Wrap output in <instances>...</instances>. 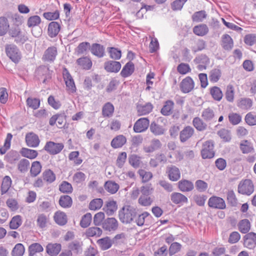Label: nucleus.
Returning a JSON list of instances; mask_svg holds the SVG:
<instances>
[{"label": "nucleus", "mask_w": 256, "mask_h": 256, "mask_svg": "<svg viewBox=\"0 0 256 256\" xmlns=\"http://www.w3.org/2000/svg\"><path fill=\"white\" fill-rule=\"evenodd\" d=\"M136 209L134 206L125 205L118 211V218L122 223L130 224L136 217Z\"/></svg>", "instance_id": "obj_1"}, {"label": "nucleus", "mask_w": 256, "mask_h": 256, "mask_svg": "<svg viewBox=\"0 0 256 256\" xmlns=\"http://www.w3.org/2000/svg\"><path fill=\"white\" fill-rule=\"evenodd\" d=\"M7 56L14 62H18L21 58V54L18 48L14 44H7L5 46Z\"/></svg>", "instance_id": "obj_2"}, {"label": "nucleus", "mask_w": 256, "mask_h": 256, "mask_svg": "<svg viewBox=\"0 0 256 256\" xmlns=\"http://www.w3.org/2000/svg\"><path fill=\"white\" fill-rule=\"evenodd\" d=\"M214 144L212 140L205 142L202 146L201 155L204 159L212 158L214 156Z\"/></svg>", "instance_id": "obj_3"}, {"label": "nucleus", "mask_w": 256, "mask_h": 256, "mask_svg": "<svg viewBox=\"0 0 256 256\" xmlns=\"http://www.w3.org/2000/svg\"><path fill=\"white\" fill-rule=\"evenodd\" d=\"M254 190V184L252 181L246 179L240 182L238 186V192L242 194L250 195Z\"/></svg>", "instance_id": "obj_4"}, {"label": "nucleus", "mask_w": 256, "mask_h": 256, "mask_svg": "<svg viewBox=\"0 0 256 256\" xmlns=\"http://www.w3.org/2000/svg\"><path fill=\"white\" fill-rule=\"evenodd\" d=\"M64 148L62 143H56L50 141L46 143L44 150L48 152L50 154L55 155L59 154Z\"/></svg>", "instance_id": "obj_5"}, {"label": "nucleus", "mask_w": 256, "mask_h": 256, "mask_svg": "<svg viewBox=\"0 0 256 256\" xmlns=\"http://www.w3.org/2000/svg\"><path fill=\"white\" fill-rule=\"evenodd\" d=\"M63 77L67 88V90L70 93H74L76 92V87L74 80L66 68H64L63 71Z\"/></svg>", "instance_id": "obj_6"}, {"label": "nucleus", "mask_w": 256, "mask_h": 256, "mask_svg": "<svg viewBox=\"0 0 256 256\" xmlns=\"http://www.w3.org/2000/svg\"><path fill=\"white\" fill-rule=\"evenodd\" d=\"M208 205L213 208L223 210L226 207L224 200L221 198L212 196L210 197L208 201Z\"/></svg>", "instance_id": "obj_7"}, {"label": "nucleus", "mask_w": 256, "mask_h": 256, "mask_svg": "<svg viewBox=\"0 0 256 256\" xmlns=\"http://www.w3.org/2000/svg\"><path fill=\"white\" fill-rule=\"evenodd\" d=\"M166 174L170 180L172 182L178 180L180 177V172L178 168L174 165L168 166Z\"/></svg>", "instance_id": "obj_8"}, {"label": "nucleus", "mask_w": 256, "mask_h": 256, "mask_svg": "<svg viewBox=\"0 0 256 256\" xmlns=\"http://www.w3.org/2000/svg\"><path fill=\"white\" fill-rule=\"evenodd\" d=\"M58 54L57 48L55 46L48 47L44 52L42 60L45 62H53Z\"/></svg>", "instance_id": "obj_9"}, {"label": "nucleus", "mask_w": 256, "mask_h": 256, "mask_svg": "<svg viewBox=\"0 0 256 256\" xmlns=\"http://www.w3.org/2000/svg\"><path fill=\"white\" fill-rule=\"evenodd\" d=\"M149 124L150 121L148 118H140L134 124V130L137 133L143 132L148 128Z\"/></svg>", "instance_id": "obj_10"}, {"label": "nucleus", "mask_w": 256, "mask_h": 256, "mask_svg": "<svg viewBox=\"0 0 256 256\" xmlns=\"http://www.w3.org/2000/svg\"><path fill=\"white\" fill-rule=\"evenodd\" d=\"M244 245L245 247L252 249L256 246V233L250 232L244 236Z\"/></svg>", "instance_id": "obj_11"}, {"label": "nucleus", "mask_w": 256, "mask_h": 256, "mask_svg": "<svg viewBox=\"0 0 256 256\" xmlns=\"http://www.w3.org/2000/svg\"><path fill=\"white\" fill-rule=\"evenodd\" d=\"M180 88L184 93H188L191 92L194 88V82L190 76L186 77L180 82Z\"/></svg>", "instance_id": "obj_12"}, {"label": "nucleus", "mask_w": 256, "mask_h": 256, "mask_svg": "<svg viewBox=\"0 0 256 256\" xmlns=\"http://www.w3.org/2000/svg\"><path fill=\"white\" fill-rule=\"evenodd\" d=\"M26 141L28 146L32 148L37 147L40 142L38 136L33 132H30L26 134Z\"/></svg>", "instance_id": "obj_13"}, {"label": "nucleus", "mask_w": 256, "mask_h": 256, "mask_svg": "<svg viewBox=\"0 0 256 256\" xmlns=\"http://www.w3.org/2000/svg\"><path fill=\"white\" fill-rule=\"evenodd\" d=\"M152 109L153 106L150 102H147L144 104H138L136 105V110L138 116L148 114Z\"/></svg>", "instance_id": "obj_14"}, {"label": "nucleus", "mask_w": 256, "mask_h": 256, "mask_svg": "<svg viewBox=\"0 0 256 256\" xmlns=\"http://www.w3.org/2000/svg\"><path fill=\"white\" fill-rule=\"evenodd\" d=\"M194 133V128L190 126H186L180 134V139L181 142H184L190 138Z\"/></svg>", "instance_id": "obj_15"}, {"label": "nucleus", "mask_w": 256, "mask_h": 256, "mask_svg": "<svg viewBox=\"0 0 256 256\" xmlns=\"http://www.w3.org/2000/svg\"><path fill=\"white\" fill-rule=\"evenodd\" d=\"M102 227L106 230H115L118 227V222L114 218H108L103 222Z\"/></svg>", "instance_id": "obj_16"}, {"label": "nucleus", "mask_w": 256, "mask_h": 256, "mask_svg": "<svg viewBox=\"0 0 256 256\" xmlns=\"http://www.w3.org/2000/svg\"><path fill=\"white\" fill-rule=\"evenodd\" d=\"M104 69L108 72H117L121 68L120 62L114 60H109L104 63Z\"/></svg>", "instance_id": "obj_17"}, {"label": "nucleus", "mask_w": 256, "mask_h": 256, "mask_svg": "<svg viewBox=\"0 0 256 256\" xmlns=\"http://www.w3.org/2000/svg\"><path fill=\"white\" fill-rule=\"evenodd\" d=\"M162 144L158 139H152L150 146L144 147V150L146 153H151L161 148Z\"/></svg>", "instance_id": "obj_18"}, {"label": "nucleus", "mask_w": 256, "mask_h": 256, "mask_svg": "<svg viewBox=\"0 0 256 256\" xmlns=\"http://www.w3.org/2000/svg\"><path fill=\"white\" fill-rule=\"evenodd\" d=\"M171 201L176 204H182L188 202V198L180 192H173L170 194Z\"/></svg>", "instance_id": "obj_19"}, {"label": "nucleus", "mask_w": 256, "mask_h": 256, "mask_svg": "<svg viewBox=\"0 0 256 256\" xmlns=\"http://www.w3.org/2000/svg\"><path fill=\"white\" fill-rule=\"evenodd\" d=\"M62 248L60 244H48L46 246V252L50 256H56Z\"/></svg>", "instance_id": "obj_20"}, {"label": "nucleus", "mask_w": 256, "mask_h": 256, "mask_svg": "<svg viewBox=\"0 0 256 256\" xmlns=\"http://www.w3.org/2000/svg\"><path fill=\"white\" fill-rule=\"evenodd\" d=\"M178 184L179 190L182 192H190L194 188L193 183L186 180H180Z\"/></svg>", "instance_id": "obj_21"}, {"label": "nucleus", "mask_w": 256, "mask_h": 256, "mask_svg": "<svg viewBox=\"0 0 256 256\" xmlns=\"http://www.w3.org/2000/svg\"><path fill=\"white\" fill-rule=\"evenodd\" d=\"M174 102L172 100H168L164 102V104L160 110L161 114L165 116L172 114L174 108Z\"/></svg>", "instance_id": "obj_22"}, {"label": "nucleus", "mask_w": 256, "mask_h": 256, "mask_svg": "<svg viewBox=\"0 0 256 256\" xmlns=\"http://www.w3.org/2000/svg\"><path fill=\"white\" fill-rule=\"evenodd\" d=\"M60 25L56 22H52L48 24V33L50 38L56 36L60 30Z\"/></svg>", "instance_id": "obj_23"}, {"label": "nucleus", "mask_w": 256, "mask_h": 256, "mask_svg": "<svg viewBox=\"0 0 256 256\" xmlns=\"http://www.w3.org/2000/svg\"><path fill=\"white\" fill-rule=\"evenodd\" d=\"M54 219L55 222L60 226L65 225L68 222L67 216L65 212L60 210L54 213Z\"/></svg>", "instance_id": "obj_24"}, {"label": "nucleus", "mask_w": 256, "mask_h": 256, "mask_svg": "<svg viewBox=\"0 0 256 256\" xmlns=\"http://www.w3.org/2000/svg\"><path fill=\"white\" fill-rule=\"evenodd\" d=\"M90 52L98 58H102L104 54V48L103 46L98 44H93L90 47Z\"/></svg>", "instance_id": "obj_25"}, {"label": "nucleus", "mask_w": 256, "mask_h": 256, "mask_svg": "<svg viewBox=\"0 0 256 256\" xmlns=\"http://www.w3.org/2000/svg\"><path fill=\"white\" fill-rule=\"evenodd\" d=\"M58 204L62 208H70L72 204V198L68 195H62L60 198Z\"/></svg>", "instance_id": "obj_26"}, {"label": "nucleus", "mask_w": 256, "mask_h": 256, "mask_svg": "<svg viewBox=\"0 0 256 256\" xmlns=\"http://www.w3.org/2000/svg\"><path fill=\"white\" fill-rule=\"evenodd\" d=\"M134 66L132 62H128L122 68L120 74L124 78H126L134 72Z\"/></svg>", "instance_id": "obj_27"}, {"label": "nucleus", "mask_w": 256, "mask_h": 256, "mask_svg": "<svg viewBox=\"0 0 256 256\" xmlns=\"http://www.w3.org/2000/svg\"><path fill=\"white\" fill-rule=\"evenodd\" d=\"M126 139L122 135H119L115 137L111 142V146L114 148L122 147L126 142Z\"/></svg>", "instance_id": "obj_28"}, {"label": "nucleus", "mask_w": 256, "mask_h": 256, "mask_svg": "<svg viewBox=\"0 0 256 256\" xmlns=\"http://www.w3.org/2000/svg\"><path fill=\"white\" fill-rule=\"evenodd\" d=\"M96 242L100 248L103 250L110 248L114 243L112 240L108 236L99 239Z\"/></svg>", "instance_id": "obj_29"}, {"label": "nucleus", "mask_w": 256, "mask_h": 256, "mask_svg": "<svg viewBox=\"0 0 256 256\" xmlns=\"http://www.w3.org/2000/svg\"><path fill=\"white\" fill-rule=\"evenodd\" d=\"M114 110L113 104L110 102H108L104 105L102 108V115L104 117L110 118L113 115Z\"/></svg>", "instance_id": "obj_30"}, {"label": "nucleus", "mask_w": 256, "mask_h": 256, "mask_svg": "<svg viewBox=\"0 0 256 256\" xmlns=\"http://www.w3.org/2000/svg\"><path fill=\"white\" fill-rule=\"evenodd\" d=\"M104 187L105 190L111 194H116L120 188L119 185L115 182L112 180L106 182Z\"/></svg>", "instance_id": "obj_31"}, {"label": "nucleus", "mask_w": 256, "mask_h": 256, "mask_svg": "<svg viewBox=\"0 0 256 256\" xmlns=\"http://www.w3.org/2000/svg\"><path fill=\"white\" fill-rule=\"evenodd\" d=\"M82 244L78 240H74L70 243L68 246V250L73 252L76 254H80L82 251Z\"/></svg>", "instance_id": "obj_32"}, {"label": "nucleus", "mask_w": 256, "mask_h": 256, "mask_svg": "<svg viewBox=\"0 0 256 256\" xmlns=\"http://www.w3.org/2000/svg\"><path fill=\"white\" fill-rule=\"evenodd\" d=\"M194 33L198 36H204L208 32V28L206 24H200L194 26Z\"/></svg>", "instance_id": "obj_33"}, {"label": "nucleus", "mask_w": 256, "mask_h": 256, "mask_svg": "<svg viewBox=\"0 0 256 256\" xmlns=\"http://www.w3.org/2000/svg\"><path fill=\"white\" fill-rule=\"evenodd\" d=\"M150 128V132L155 136L162 135L165 132L164 127L158 124L156 122H152Z\"/></svg>", "instance_id": "obj_34"}, {"label": "nucleus", "mask_w": 256, "mask_h": 256, "mask_svg": "<svg viewBox=\"0 0 256 256\" xmlns=\"http://www.w3.org/2000/svg\"><path fill=\"white\" fill-rule=\"evenodd\" d=\"M252 101L250 98H241L237 102L238 106L242 110H248L252 107Z\"/></svg>", "instance_id": "obj_35"}, {"label": "nucleus", "mask_w": 256, "mask_h": 256, "mask_svg": "<svg viewBox=\"0 0 256 256\" xmlns=\"http://www.w3.org/2000/svg\"><path fill=\"white\" fill-rule=\"evenodd\" d=\"M12 180L9 176H5L2 181L0 187L1 194L3 195L6 194L12 185Z\"/></svg>", "instance_id": "obj_36"}, {"label": "nucleus", "mask_w": 256, "mask_h": 256, "mask_svg": "<svg viewBox=\"0 0 256 256\" xmlns=\"http://www.w3.org/2000/svg\"><path fill=\"white\" fill-rule=\"evenodd\" d=\"M154 201V198L150 195L141 194L138 198V204L143 206H150Z\"/></svg>", "instance_id": "obj_37"}, {"label": "nucleus", "mask_w": 256, "mask_h": 256, "mask_svg": "<svg viewBox=\"0 0 256 256\" xmlns=\"http://www.w3.org/2000/svg\"><path fill=\"white\" fill-rule=\"evenodd\" d=\"M222 46L225 50H230L233 47V40L228 34H224L222 36Z\"/></svg>", "instance_id": "obj_38"}, {"label": "nucleus", "mask_w": 256, "mask_h": 256, "mask_svg": "<svg viewBox=\"0 0 256 256\" xmlns=\"http://www.w3.org/2000/svg\"><path fill=\"white\" fill-rule=\"evenodd\" d=\"M76 63L78 65L82 67L84 70H90L92 66V62L90 58L88 57H83L78 58L76 60Z\"/></svg>", "instance_id": "obj_39"}, {"label": "nucleus", "mask_w": 256, "mask_h": 256, "mask_svg": "<svg viewBox=\"0 0 256 256\" xmlns=\"http://www.w3.org/2000/svg\"><path fill=\"white\" fill-rule=\"evenodd\" d=\"M91 46L88 42H82L80 43L77 46L76 52L78 54H86L88 51L90 50Z\"/></svg>", "instance_id": "obj_40"}, {"label": "nucleus", "mask_w": 256, "mask_h": 256, "mask_svg": "<svg viewBox=\"0 0 256 256\" xmlns=\"http://www.w3.org/2000/svg\"><path fill=\"white\" fill-rule=\"evenodd\" d=\"M44 250L42 246L39 243H33L28 247V256H34L36 253L40 252Z\"/></svg>", "instance_id": "obj_41"}, {"label": "nucleus", "mask_w": 256, "mask_h": 256, "mask_svg": "<svg viewBox=\"0 0 256 256\" xmlns=\"http://www.w3.org/2000/svg\"><path fill=\"white\" fill-rule=\"evenodd\" d=\"M8 19L4 16L0 17V36H4L9 28Z\"/></svg>", "instance_id": "obj_42"}, {"label": "nucleus", "mask_w": 256, "mask_h": 256, "mask_svg": "<svg viewBox=\"0 0 256 256\" xmlns=\"http://www.w3.org/2000/svg\"><path fill=\"white\" fill-rule=\"evenodd\" d=\"M210 94L212 95V98L217 101H220L223 96L222 92L220 88L216 86L210 88Z\"/></svg>", "instance_id": "obj_43"}, {"label": "nucleus", "mask_w": 256, "mask_h": 256, "mask_svg": "<svg viewBox=\"0 0 256 256\" xmlns=\"http://www.w3.org/2000/svg\"><path fill=\"white\" fill-rule=\"evenodd\" d=\"M238 226L241 232L246 234L250 230V224L248 220L244 219L239 222Z\"/></svg>", "instance_id": "obj_44"}, {"label": "nucleus", "mask_w": 256, "mask_h": 256, "mask_svg": "<svg viewBox=\"0 0 256 256\" xmlns=\"http://www.w3.org/2000/svg\"><path fill=\"white\" fill-rule=\"evenodd\" d=\"M207 17V14L205 10H200L195 12L192 16L193 22H202Z\"/></svg>", "instance_id": "obj_45"}, {"label": "nucleus", "mask_w": 256, "mask_h": 256, "mask_svg": "<svg viewBox=\"0 0 256 256\" xmlns=\"http://www.w3.org/2000/svg\"><path fill=\"white\" fill-rule=\"evenodd\" d=\"M221 75L222 72L220 69H212L209 73V80L211 82H216L220 79Z\"/></svg>", "instance_id": "obj_46"}, {"label": "nucleus", "mask_w": 256, "mask_h": 256, "mask_svg": "<svg viewBox=\"0 0 256 256\" xmlns=\"http://www.w3.org/2000/svg\"><path fill=\"white\" fill-rule=\"evenodd\" d=\"M102 234V230L98 227H91L88 228L86 234L88 237H98Z\"/></svg>", "instance_id": "obj_47"}, {"label": "nucleus", "mask_w": 256, "mask_h": 256, "mask_svg": "<svg viewBox=\"0 0 256 256\" xmlns=\"http://www.w3.org/2000/svg\"><path fill=\"white\" fill-rule=\"evenodd\" d=\"M192 124L195 128L198 131H203L206 128L207 125L198 117L193 119Z\"/></svg>", "instance_id": "obj_48"}, {"label": "nucleus", "mask_w": 256, "mask_h": 256, "mask_svg": "<svg viewBox=\"0 0 256 256\" xmlns=\"http://www.w3.org/2000/svg\"><path fill=\"white\" fill-rule=\"evenodd\" d=\"M42 166L40 162L35 161L32 164L30 170V175L32 177H36L41 172Z\"/></svg>", "instance_id": "obj_49"}, {"label": "nucleus", "mask_w": 256, "mask_h": 256, "mask_svg": "<svg viewBox=\"0 0 256 256\" xmlns=\"http://www.w3.org/2000/svg\"><path fill=\"white\" fill-rule=\"evenodd\" d=\"M48 222V218L45 214H41L38 216L36 223L37 226L39 228H46L47 226Z\"/></svg>", "instance_id": "obj_50"}, {"label": "nucleus", "mask_w": 256, "mask_h": 256, "mask_svg": "<svg viewBox=\"0 0 256 256\" xmlns=\"http://www.w3.org/2000/svg\"><path fill=\"white\" fill-rule=\"evenodd\" d=\"M140 156L136 154H132L128 156V162L134 168H138L142 164Z\"/></svg>", "instance_id": "obj_51"}, {"label": "nucleus", "mask_w": 256, "mask_h": 256, "mask_svg": "<svg viewBox=\"0 0 256 256\" xmlns=\"http://www.w3.org/2000/svg\"><path fill=\"white\" fill-rule=\"evenodd\" d=\"M25 248L22 244L18 243L15 245L12 251V256H23L24 254Z\"/></svg>", "instance_id": "obj_52"}, {"label": "nucleus", "mask_w": 256, "mask_h": 256, "mask_svg": "<svg viewBox=\"0 0 256 256\" xmlns=\"http://www.w3.org/2000/svg\"><path fill=\"white\" fill-rule=\"evenodd\" d=\"M59 190L62 193L70 194L72 192L73 188L70 183L63 181L59 186Z\"/></svg>", "instance_id": "obj_53"}, {"label": "nucleus", "mask_w": 256, "mask_h": 256, "mask_svg": "<svg viewBox=\"0 0 256 256\" xmlns=\"http://www.w3.org/2000/svg\"><path fill=\"white\" fill-rule=\"evenodd\" d=\"M214 116V111L210 108L204 109L202 113V117L205 121L206 122L212 120Z\"/></svg>", "instance_id": "obj_54"}, {"label": "nucleus", "mask_w": 256, "mask_h": 256, "mask_svg": "<svg viewBox=\"0 0 256 256\" xmlns=\"http://www.w3.org/2000/svg\"><path fill=\"white\" fill-rule=\"evenodd\" d=\"M22 224V220L21 216L19 215H17L12 218L10 222V228L12 230H16Z\"/></svg>", "instance_id": "obj_55"}, {"label": "nucleus", "mask_w": 256, "mask_h": 256, "mask_svg": "<svg viewBox=\"0 0 256 256\" xmlns=\"http://www.w3.org/2000/svg\"><path fill=\"white\" fill-rule=\"evenodd\" d=\"M240 148L244 154H248L254 150L252 144L246 140L240 143Z\"/></svg>", "instance_id": "obj_56"}, {"label": "nucleus", "mask_w": 256, "mask_h": 256, "mask_svg": "<svg viewBox=\"0 0 256 256\" xmlns=\"http://www.w3.org/2000/svg\"><path fill=\"white\" fill-rule=\"evenodd\" d=\"M21 153L23 156L30 159L36 158L38 154L36 150L26 148H22Z\"/></svg>", "instance_id": "obj_57"}, {"label": "nucleus", "mask_w": 256, "mask_h": 256, "mask_svg": "<svg viewBox=\"0 0 256 256\" xmlns=\"http://www.w3.org/2000/svg\"><path fill=\"white\" fill-rule=\"evenodd\" d=\"M26 102L27 106L33 110H36L40 107V100L38 98H28Z\"/></svg>", "instance_id": "obj_58"}, {"label": "nucleus", "mask_w": 256, "mask_h": 256, "mask_svg": "<svg viewBox=\"0 0 256 256\" xmlns=\"http://www.w3.org/2000/svg\"><path fill=\"white\" fill-rule=\"evenodd\" d=\"M41 22V18L38 16H30L27 21V26L29 28L34 27L38 26Z\"/></svg>", "instance_id": "obj_59"}, {"label": "nucleus", "mask_w": 256, "mask_h": 256, "mask_svg": "<svg viewBox=\"0 0 256 256\" xmlns=\"http://www.w3.org/2000/svg\"><path fill=\"white\" fill-rule=\"evenodd\" d=\"M44 180L48 183H52L56 180L54 174L50 170H45L42 174Z\"/></svg>", "instance_id": "obj_60"}, {"label": "nucleus", "mask_w": 256, "mask_h": 256, "mask_svg": "<svg viewBox=\"0 0 256 256\" xmlns=\"http://www.w3.org/2000/svg\"><path fill=\"white\" fill-rule=\"evenodd\" d=\"M92 216L91 214L88 212L82 216L80 222V225L82 228H86L88 226L91 222Z\"/></svg>", "instance_id": "obj_61"}, {"label": "nucleus", "mask_w": 256, "mask_h": 256, "mask_svg": "<svg viewBox=\"0 0 256 256\" xmlns=\"http://www.w3.org/2000/svg\"><path fill=\"white\" fill-rule=\"evenodd\" d=\"M103 201L101 198H96L92 200L89 204V208L91 210H96L101 208Z\"/></svg>", "instance_id": "obj_62"}, {"label": "nucleus", "mask_w": 256, "mask_h": 256, "mask_svg": "<svg viewBox=\"0 0 256 256\" xmlns=\"http://www.w3.org/2000/svg\"><path fill=\"white\" fill-rule=\"evenodd\" d=\"M154 188L151 184H147L140 188V192L142 195H150L154 192Z\"/></svg>", "instance_id": "obj_63"}, {"label": "nucleus", "mask_w": 256, "mask_h": 256, "mask_svg": "<svg viewBox=\"0 0 256 256\" xmlns=\"http://www.w3.org/2000/svg\"><path fill=\"white\" fill-rule=\"evenodd\" d=\"M245 121L249 126L256 125V114L250 112L247 114L245 116Z\"/></svg>", "instance_id": "obj_64"}]
</instances>
